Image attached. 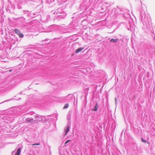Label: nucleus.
<instances>
[{
  "label": "nucleus",
  "instance_id": "5",
  "mask_svg": "<svg viewBox=\"0 0 155 155\" xmlns=\"http://www.w3.org/2000/svg\"><path fill=\"white\" fill-rule=\"evenodd\" d=\"M118 40V39H112L110 40V41L111 42H116Z\"/></svg>",
  "mask_w": 155,
  "mask_h": 155
},
{
  "label": "nucleus",
  "instance_id": "1",
  "mask_svg": "<svg viewBox=\"0 0 155 155\" xmlns=\"http://www.w3.org/2000/svg\"><path fill=\"white\" fill-rule=\"evenodd\" d=\"M14 31L20 38H22L24 37V35L21 33L20 31L18 29L16 28L14 30Z\"/></svg>",
  "mask_w": 155,
  "mask_h": 155
},
{
  "label": "nucleus",
  "instance_id": "2",
  "mask_svg": "<svg viewBox=\"0 0 155 155\" xmlns=\"http://www.w3.org/2000/svg\"><path fill=\"white\" fill-rule=\"evenodd\" d=\"M26 122L28 123L32 122L33 121V119H32L28 118L26 119Z\"/></svg>",
  "mask_w": 155,
  "mask_h": 155
},
{
  "label": "nucleus",
  "instance_id": "10",
  "mask_svg": "<svg viewBox=\"0 0 155 155\" xmlns=\"http://www.w3.org/2000/svg\"><path fill=\"white\" fill-rule=\"evenodd\" d=\"M40 145V143H34L33 144H32V146H34V145Z\"/></svg>",
  "mask_w": 155,
  "mask_h": 155
},
{
  "label": "nucleus",
  "instance_id": "11",
  "mask_svg": "<svg viewBox=\"0 0 155 155\" xmlns=\"http://www.w3.org/2000/svg\"><path fill=\"white\" fill-rule=\"evenodd\" d=\"M71 140H67L66 141V142H65V143H64V144H66L67 143H68V142H70L71 141Z\"/></svg>",
  "mask_w": 155,
  "mask_h": 155
},
{
  "label": "nucleus",
  "instance_id": "7",
  "mask_svg": "<svg viewBox=\"0 0 155 155\" xmlns=\"http://www.w3.org/2000/svg\"><path fill=\"white\" fill-rule=\"evenodd\" d=\"M69 104H66L64 106L63 108L64 109H66L68 107Z\"/></svg>",
  "mask_w": 155,
  "mask_h": 155
},
{
  "label": "nucleus",
  "instance_id": "6",
  "mask_svg": "<svg viewBox=\"0 0 155 155\" xmlns=\"http://www.w3.org/2000/svg\"><path fill=\"white\" fill-rule=\"evenodd\" d=\"M69 130V127L68 126L67 127V128L65 130V135L67 134L68 133Z\"/></svg>",
  "mask_w": 155,
  "mask_h": 155
},
{
  "label": "nucleus",
  "instance_id": "4",
  "mask_svg": "<svg viewBox=\"0 0 155 155\" xmlns=\"http://www.w3.org/2000/svg\"><path fill=\"white\" fill-rule=\"evenodd\" d=\"M21 152V148H19L17 151L16 153V155H20Z\"/></svg>",
  "mask_w": 155,
  "mask_h": 155
},
{
  "label": "nucleus",
  "instance_id": "9",
  "mask_svg": "<svg viewBox=\"0 0 155 155\" xmlns=\"http://www.w3.org/2000/svg\"><path fill=\"white\" fill-rule=\"evenodd\" d=\"M141 141L142 142H144V143H147V141L145 140H144L143 138H141Z\"/></svg>",
  "mask_w": 155,
  "mask_h": 155
},
{
  "label": "nucleus",
  "instance_id": "12",
  "mask_svg": "<svg viewBox=\"0 0 155 155\" xmlns=\"http://www.w3.org/2000/svg\"><path fill=\"white\" fill-rule=\"evenodd\" d=\"M147 143H148V144H150V143H149V142H147Z\"/></svg>",
  "mask_w": 155,
  "mask_h": 155
},
{
  "label": "nucleus",
  "instance_id": "8",
  "mask_svg": "<svg viewBox=\"0 0 155 155\" xmlns=\"http://www.w3.org/2000/svg\"><path fill=\"white\" fill-rule=\"evenodd\" d=\"M82 49H77L75 51V53H77L81 51Z\"/></svg>",
  "mask_w": 155,
  "mask_h": 155
},
{
  "label": "nucleus",
  "instance_id": "13",
  "mask_svg": "<svg viewBox=\"0 0 155 155\" xmlns=\"http://www.w3.org/2000/svg\"><path fill=\"white\" fill-rule=\"evenodd\" d=\"M117 100L116 98H115V100H116V101H117Z\"/></svg>",
  "mask_w": 155,
  "mask_h": 155
},
{
  "label": "nucleus",
  "instance_id": "14",
  "mask_svg": "<svg viewBox=\"0 0 155 155\" xmlns=\"http://www.w3.org/2000/svg\"><path fill=\"white\" fill-rule=\"evenodd\" d=\"M11 71H12V70H10V72H11Z\"/></svg>",
  "mask_w": 155,
  "mask_h": 155
},
{
  "label": "nucleus",
  "instance_id": "3",
  "mask_svg": "<svg viewBox=\"0 0 155 155\" xmlns=\"http://www.w3.org/2000/svg\"><path fill=\"white\" fill-rule=\"evenodd\" d=\"M98 107V105L97 103L95 106L94 108L93 109V111H96L97 110V108Z\"/></svg>",
  "mask_w": 155,
  "mask_h": 155
}]
</instances>
